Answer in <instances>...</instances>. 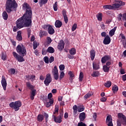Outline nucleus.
<instances>
[{"instance_id":"9b49d317","label":"nucleus","mask_w":126,"mask_h":126,"mask_svg":"<svg viewBox=\"0 0 126 126\" xmlns=\"http://www.w3.org/2000/svg\"><path fill=\"white\" fill-rule=\"evenodd\" d=\"M32 42H33V50H36L38 48V46L40 45V43H39L38 40H35V36L34 35L32 36Z\"/></svg>"},{"instance_id":"58836bf2","label":"nucleus","mask_w":126,"mask_h":126,"mask_svg":"<svg viewBox=\"0 0 126 126\" xmlns=\"http://www.w3.org/2000/svg\"><path fill=\"white\" fill-rule=\"evenodd\" d=\"M53 9L54 11H57L58 10V2L56 1L53 4Z\"/></svg>"},{"instance_id":"79ce46f5","label":"nucleus","mask_w":126,"mask_h":126,"mask_svg":"<svg viewBox=\"0 0 126 126\" xmlns=\"http://www.w3.org/2000/svg\"><path fill=\"white\" fill-rule=\"evenodd\" d=\"M97 20L98 21H102V14L101 13H99L98 15H97Z\"/></svg>"},{"instance_id":"4d7b16f0","label":"nucleus","mask_w":126,"mask_h":126,"mask_svg":"<svg viewBox=\"0 0 126 126\" xmlns=\"http://www.w3.org/2000/svg\"><path fill=\"white\" fill-rule=\"evenodd\" d=\"M47 44H51V43H52V41H53V40H52V39L50 37H48L47 38Z\"/></svg>"},{"instance_id":"7ed1b4c3","label":"nucleus","mask_w":126,"mask_h":126,"mask_svg":"<svg viewBox=\"0 0 126 126\" xmlns=\"http://www.w3.org/2000/svg\"><path fill=\"white\" fill-rule=\"evenodd\" d=\"M52 117L54 120L55 123L61 124L63 122V110L61 109L60 110V115L58 117H57V115H53Z\"/></svg>"},{"instance_id":"37998d69","label":"nucleus","mask_w":126,"mask_h":126,"mask_svg":"<svg viewBox=\"0 0 126 126\" xmlns=\"http://www.w3.org/2000/svg\"><path fill=\"white\" fill-rule=\"evenodd\" d=\"M52 97H53V94H52V93H50L48 95V98H47V100H54V98H52Z\"/></svg>"},{"instance_id":"f03ea898","label":"nucleus","mask_w":126,"mask_h":126,"mask_svg":"<svg viewBox=\"0 0 126 126\" xmlns=\"http://www.w3.org/2000/svg\"><path fill=\"white\" fill-rule=\"evenodd\" d=\"M18 4L15 0H7L6 3V11L8 13H10L12 9H16Z\"/></svg>"},{"instance_id":"338daca9","label":"nucleus","mask_w":126,"mask_h":126,"mask_svg":"<svg viewBox=\"0 0 126 126\" xmlns=\"http://www.w3.org/2000/svg\"><path fill=\"white\" fill-rule=\"evenodd\" d=\"M117 126H122V122L120 119L117 120Z\"/></svg>"},{"instance_id":"0e129e2a","label":"nucleus","mask_w":126,"mask_h":126,"mask_svg":"<svg viewBox=\"0 0 126 126\" xmlns=\"http://www.w3.org/2000/svg\"><path fill=\"white\" fill-rule=\"evenodd\" d=\"M122 17L123 18V14L120 13L118 15V20L121 21L122 20Z\"/></svg>"},{"instance_id":"13d9d810","label":"nucleus","mask_w":126,"mask_h":126,"mask_svg":"<svg viewBox=\"0 0 126 126\" xmlns=\"http://www.w3.org/2000/svg\"><path fill=\"white\" fill-rule=\"evenodd\" d=\"M54 61H55V58H54V57L51 56L49 58V63H53V62H54Z\"/></svg>"},{"instance_id":"20e7f679","label":"nucleus","mask_w":126,"mask_h":126,"mask_svg":"<svg viewBox=\"0 0 126 126\" xmlns=\"http://www.w3.org/2000/svg\"><path fill=\"white\" fill-rule=\"evenodd\" d=\"M16 51L17 53H18L20 55H22L23 57H24V55H26V49L22 44L18 45L17 46Z\"/></svg>"},{"instance_id":"6e6552de","label":"nucleus","mask_w":126,"mask_h":126,"mask_svg":"<svg viewBox=\"0 0 126 126\" xmlns=\"http://www.w3.org/2000/svg\"><path fill=\"white\" fill-rule=\"evenodd\" d=\"M51 82H52V77L51 76L50 73H48L46 75V77L44 81V83L45 86H49Z\"/></svg>"},{"instance_id":"a211bd4d","label":"nucleus","mask_w":126,"mask_h":126,"mask_svg":"<svg viewBox=\"0 0 126 126\" xmlns=\"http://www.w3.org/2000/svg\"><path fill=\"white\" fill-rule=\"evenodd\" d=\"M91 59L92 61H94L96 56V51L94 49H92L90 51Z\"/></svg>"},{"instance_id":"cd10ccee","label":"nucleus","mask_w":126,"mask_h":126,"mask_svg":"<svg viewBox=\"0 0 126 126\" xmlns=\"http://www.w3.org/2000/svg\"><path fill=\"white\" fill-rule=\"evenodd\" d=\"M52 73L53 75L56 74V73H59V70L57 65L54 66V68L52 69Z\"/></svg>"},{"instance_id":"2eb2a0df","label":"nucleus","mask_w":126,"mask_h":126,"mask_svg":"<svg viewBox=\"0 0 126 126\" xmlns=\"http://www.w3.org/2000/svg\"><path fill=\"white\" fill-rule=\"evenodd\" d=\"M62 14H63L65 23H67V22H68V18H67V15H66V10H65V9H63L62 11Z\"/></svg>"},{"instance_id":"c03bdc74","label":"nucleus","mask_w":126,"mask_h":126,"mask_svg":"<svg viewBox=\"0 0 126 126\" xmlns=\"http://www.w3.org/2000/svg\"><path fill=\"white\" fill-rule=\"evenodd\" d=\"M59 114V107L56 106L55 108V112L53 113V115H58Z\"/></svg>"},{"instance_id":"f257e3e1","label":"nucleus","mask_w":126,"mask_h":126,"mask_svg":"<svg viewBox=\"0 0 126 126\" xmlns=\"http://www.w3.org/2000/svg\"><path fill=\"white\" fill-rule=\"evenodd\" d=\"M23 9L26 10L23 16L16 21L17 26L18 28L23 27H30L32 23V8L27 2L23 4Z\"/></svg>"},{"instance_id":"a878e982","label":"nucleus","mask_w":126,"mask_h":126,"mask_svg":"<svg viewBox=\"0 0 126 126\" xmlns=\"http://www.w3.org/2000/svg\"><path fill=\"white\" fill-rule=\"evenodd\" d=\"M69 53L71 56H74L76 54V49L74 48H72L69 50Z\"/></svg>"},{"instance_id":"a18cd8bd","label":"nucleus","mask_w":126,"mask_h":126,"mask_svg":"<svg viewBox=\"0 0 126 126\" xmlns=\"http://www.w3.org/2000/svg\"><path fill=\"white\" fill-rule=\"evenodd\" d=\"M1 59L3 60V61H6V54L5 53H2Z\"/></svg>"},{"instance_id":"9d476101","label":"nucleus","mask_w":126,"mask_h":126,"mask_svg":"<svg viewBox=\"0 0 126 126\" xmlns=\"http://www.w3.org/2000/svg\"><path fill=\"white\" fill-rule=\"evenodd\" d=\"M43 28L44 30H47L48 32H55V29H54L53 26L50 24H44Z\"/></svg>"},{"instance_id":"ea45409f","label":"nucleus","mask_w":126,"mask_h":126,"mask_svg":"<svg viewBox=\"0 0 126 126\" xmlns=\"http://www.w3.org/2000/svg\"><path fill=\"white\" fill-rule=\"evenodd\" d=\"M99 73L98 71H94L92 75L93 77H97L99 76Z\"/></svg>"},{"instance_id":"49530a36","label":"nucleus","mask_w":126,"mask_h":126,"mask_svg":"<svg viewBox=\"0 0 126 126\" xmlns=\"http://www.w3.org/2000/svg\"><path fill=\"white\" fill-rule=\"evenodd\" d=\"M43 60L45 63H49V57L46 56L44 57Z\"/></svg>"},{"instance_id":"4be33fe9","label":"nucleus","mask_w":126,"mask_h":126,"mask_svg":"<svg viewBox=\"0 0 126 126\" xmlns=\"http://www.w3.org/2000/svg\"><path fill=\"white\" fill-rule=\"evenodd\" d=\"M53 104H54V99L49 100L48 102L45 103V107H46V108H49V107H51V106H53Z\"/></svg>"},{"instance_id":"052dcab7","label":"nucleus","mask_w":126,"mask_h":126,"mask_svg":"<svg viewBox=\"0 0 126 126\" xmlns=\"http://www.w3.org/2000/svg\"><path fill=\"white\" fill-rule=\"evenodd\" d=\"M27 86L28 87V88H29V89H32V85H31V84H30V83L28 82L27 83Z\"/></svg>"},{"instance_id":"8fccbe9b","label":"nucleus","mask_w":126,"mask_h":126,"mask_svg":"<svg viewBox=\"0 0 126 126\" xmlns=\"http://www.w3.org/2000/svg\"><path fill=\"white\" fill-rule=\"evenodd\" d=\"M42 55L43 56H45V55H47V53H48V51L45 49V48H43L42 50Z\"/></svg>"},{"instance_id":"473e14b6","label":"nucleus","mask_w":126,"mask_h":126,"mask_svg":"<svg viewBox=\"0 0 126 126\" xmlns=\"http://www.w3.org/2000/svg\"><path fill=\"white\" fill-rule=\"evenodd\" d=\"M119 90V87H118V86L114 85L112 87V91H113V93H117Z\"/></svg>"},{"instance_id":"bf43d9fd","label":"nucleus","mask_w":126,"mask_h":126,"mask_svg":"<svg viewBox=\"0 0 126 126\" xmlns=\"http://www.w3.org/2000/svg\"><path fill=\"white\" fill-rule=\"evenodd\" d=\"M100 27L102 29H103L104 31H107V29H106V28L105 27V24H101L100 25Z\"/></svg>"},{"instance_id":"f8f14e48","label":"nucleus","mask_w":126,"mask_h":126,"mask_svg":"<svg viewBox=\"0 0 126 126\" xmlns=\"http://www.w3.org/2000/svg\"><path fill=\"white\" fill-rule=\"evenodd\" d=\"M106 124L108 126H113V119H112V117L110 116H107Z\"/></svg>"},{"instance_id":"864d4df0","label":"nucleus","mask_w":126,"mask_h":126,"mask_svg":"<svg viewBox=\"0 0 126 126\" xmlns=\"http://www.w3.org/2000/svg\"><path fill=\"white\" fill-rule=\"evenodd\" d=\"M65 67V66H64V64H61L59 66V68L60 69V70H63L64 69V68Z\"/></svg>"},{"instance_id":"0eeeda50","label":"nucleus","mask_w":126,"mask_h":126,"mask_svg":"<svg viewBox=\"0 0 126 126\" xmlns=\"http://www.w3.org/2000/svg\"><path fill=\"white\" fill-rule=\"evenodd\" d=\"M126 4V2L123 1H119L118 3H115L112 5V9H116L117 8H120L121 6H124Z\"/></svg>"},{"instance_id":"e2e57ef3","label":"nucleus","mask_w":126,"mask_h":126,"mask_svg":"<svg viewBox=\"0 0 126 126\" xmlns=\"http://www.w3.org/2000/svg\"><path fill=\"white\" fill-rule=\"evenodd\" d=\"M78 126H86V124L83 122H80L78 123Z\"/></svg>"},{"instance_id":"f704fd0d","label":"nucleus","mask_w":126,"mask_h":126,"mask_svg":"<svg viewBox=\"0 0 126 126\" xmlns=\"http://www.w3.org/2000/svg\"><path fill=\"white\" fill-rule=\"evenodd\" d=\"M47 2H48V0H40V1L39 2V5L42 7L43 4H46Z\"/></svg>"},{"instance_id":"4c0bfd02","label":"nucleus","mask_w":126,"mask_h":126,"mask_svg":"<svg viewBox=\"0 0 126 126\" xmlns=\"http://www.w3.org/2000/svg\"><path fill=\"white\" fill-rule=\"evenodd\" d=\"M83 73L82 72H80L79 77V80L80 82H82V80H83Z\"/></svg>"},{"instance_id":"09e8293b","label":"nucleus","mask_w":126,"mask_h":126,"mask_svg":"<svg viewBox=\"0 0 126 126\" xmlns=\"http://www.w3.org/2000/svg\"><path fill=\"white\" fill-rule=\"evenodd\" d=\"M53 75L54 77V79H55V80H58V79H59V73L54 74Z\"/></svg>"},{"instance_id":"5701e85b","label":"nucleus","mask_w":126,"mask_h":126,"mask_svg":"<svg viewBox=\"0 0 126 126\" xmlns=\"http://www.w3.org/2000/svg\"><path fill=\"white\" fill-rule=\"evenodd\" d=\"M37 120L39 123H42L44 121V115L42 114H38L37 117Z\"/></svg>"},{"instance_id":"72a5a7b5","label":"nucleus","mask_w":126,"mask_h":126,"mask_svg":"<svg viewBox=\"0 0 126 126\" xmlns=\"http://www.w3.org/2000/svg\"><path fill=\"white\" fill-rule=\"evenodd\" d=\"M84 110H85V107H84V106H83V105L80 106L78 107V112L79 113H80L81 112H83V111H84Z\"/></svg>"},{"instance_id":"c85d7f7f","label":"nucleus","mask_w":126,"mask_h":126,"mask_svg":"<svg viewBox=\"0 0 126 126\" xmlns=\"http://www.w3.org/2000/svg\"><path fill=\"white\" fill-rule=\"evenodd\" d=\"M103 70L104 72H109L110 71V67H108L106 65L103 66Z\"/></svg>"},{"instance_id":"2f4dec72","label":"nucleus","mask_w":126,"mask_h":126,"mask_svg":"<svg viewBox=\"0 0 126 126\" xmlns=\"http://www.w3.org/2000/svg\"><path fill=\"white\" fill-rule=\"evenodd\" d=\"M32 96L37 95V91L35 89V86H32Z\"/></svg>"},{"instance_id":"de8ad7c7","label":"nucleus","mask_w":126,"mask_h":126,"mask_svg":"<svg viewBox=\"0 0 126 126\" xmlns=\"http://www.w3.org/2000/svg\"><path fill=\"white\" fill-rule=\"evenodd\" d=\"M9 73H10V74H14V73H15V69L14 68L10 69L9 70Z\"/></svg>"},{"instance_id":"6ab92c4d","label":"nucleus","mask_w":126,"mask_h":126,"mask_svg":"<svg viewBox=\"0 0 126 126\" xmlns=\"http://www.w3.org/2000/svg\"><path fill=\"white\" fill-rule=\"evenodd\" d=\"M86 117L85 116V112H82L80 114L79 119L80 122H83L85 120Z\"/></svg>"},{"instance_id":"b1692460","label":"nucleus","mask_w":126,"mask_h":126,"mask_svg":"<svg viewBox=\"0 0 126 126\" xmlns=\"http://www.w3.org/2000/svg\"><path fill=\"white\" fill-rule=\"evenodd\" d=\"M72 109L73 110V115L74 116H76L77 115V110H78V107H77V105H74Z\"/></svg>"},{"instance_id":"69168bd1","label":"nucleus","mask_w":126,"mask_h":126,"mask_svg":"<svg viewBox=\"0 0 126 126\" xmlns=\"http://www.w3.org/2000/svg\"><path fill=\"white\" fill-rule=\"evenodd\" d=\"M120 36L123 40H126V36H125V34H123V33H120Z\"/></svg>"},{"instance_id":"39448f33","label":"nucleus","mask_w":126,"mask_h":126,"mask_svg":"<svg viewBox=\"0 0 126 126\" xmlns=\"http://www.w3.org/2000/svg\"><path fill=\"white\" fill-rule=\"evenodd\" d=\"M21 101H17L14 102H12L9 104V106L12 109H14L15 111H18L19 110V108L22 106Z\"/></svg>"},{"instance_id":"393cba45","label":"nucleus","mask_w":126,"mask_h":126,"mask_svg":"<svg viewBox=\"0 0 126 126\" xmlns=\"http://www.w3.org/2000/svg\"><path fill=\"white\" fill-rule=\"evenodd\" d=\"M2 16L4 20H7L8 18V14H7V13L5 11L3 12L2 14Z\"/></svg>"},{"instance_id":"c9c22d12","label":"nucleus","mask_w":126,"mask_h":126,"mask_svg":"<svg viewBox=\"0 0 126 126\" xmlns=\"http://www.w3.org/2000/svg\"><path fill=\"white\" fill-rule=\"evenodd\" d=\"M68 74L69 75H70V81H71V82H72V80H73V77H74V74H73V73H72V72H71V71H70L68 72Z\"/></svg>"},{"instance_id":"c756f323","label":"nucleus","mask_w":126,"mask_h":126,"mask_svg":"<svg viewBox=\"0 0 126 126\" xmlns=\"http://www.w3.org/2000/svg\"><path fill=\"white\" fill-rule=\"evenodd\" d=\"M104 86L107 88H109L110 86H112V82L110 81H107L104 84Z\"/></svg>"},{"instance_id":"423d86ee","label":"nucleus","mask_w":126,"mask_h":126,"mask_svg":"<svg viewBox=\"0 0 126 126\" xmlns=\"http://www.w3.org/2000/svg\"><path fill=\"white\" fill-rule=\"evenodd\" d=\"M118 119L120 120V122H121L122 125H123L124 126H126V117L125 115H124L122 113H119L118 114Z\"/></svg>"},{"instance_id":"7c9ffc66","label":"nucleus","mask_w":126,"mask_h":126,"mask_svg":"<svg viewBox=\"0 0 126 126\" xmlns=\"http://www.w3.org/2000/svg\"><path fill=\"white\" fill-rule=\"evenodd\" d=\"M16 39L18 40V41H22V35H21V32H18Z\"/></svg>"},{"instance_id":"3c124183","label":"nucleus","mask_w":126,"mask_h":126,"mask_svg":"<svg viewBox=\"0 0 126 126\" xmlns=\"http://www.w3.org/2000/svg\"><path fill=\"white\" fill-rule=\"evenodd\" d=\"M44 116L45 117L46 123H48V121H49V115L48 114L45 113Z\"/></svg>"},{"instance_id":"5fc2aeb1","label":"nucleus","mask_w":126,"mask_h":126,"mask_svg":"<svg viewBox=\"0 0 126 126\" xmlns=\"http://www.w3.org/2000/svg\"><path fill=\"white\" fill-rule=\"evenodd\" d=\"M77 27V25L76 24H74L72 27V31H75L76 28Z\"/></svg>"},{"instance_id":"dca6fc26","label":"nucleus","mask_w":126,"mask_h":126,"mask_svg":"<svg viewBox=\"0 0 126 126\" xmlns=\"http://www.w3.org/2000/svg\"><path fill=\"white\" fill-rule=\"evenodd\" d=\"M111 60V56L109 55H105L101 58L102 63H105L107 61Z\"/></svg>"},{"instance_id":"bb28decb","label":"nucleus","mask_w":126,"mask_h":126,"mask_svg":"<svg viewBox=\"0 0 126 126\" xmlns=\"http://www.w3.org/2000/svg\"><path fill=\"white\" fill-rule=\"evenodd\" d=\"M47 53H49L50 54H54V53H55V49L50 46L47 49Z\"/></svg>"},{"instance_id":"774afa93","label":"nucleus","mask_w":126,"mask_h":126,"mask_svg":"<svg viewBox=\"0 0 126 126\" xmlns=\"http://www.w3.org/2000/svg\"><path fill=\"white\" fill-rule=\"evenodd\" d=\"M122 80L125 82L126 81V74L122 76Z\"/></svg>"},{"instance_id":"680f3d73","label":"nucleus","mask_w":126,"mask_h":126,"mask_svg":"<svg viewBox=\"0 0 126 126\" xmlns=\"http://www.w3.org/2000/svg\"><path fill=\"white\" fill-rule=\"evenodd\" d=\"M93 118L94 119V122H96V121H97V113H94Z\"/></svg>"},{"instance_id":"4468645a","label":"nucleus","mask_w":126,"mask_h":126,"mask_svg":"<svg viewBox=\"0 0 126 126\" xmlns=\"http://www.w3.org/2000/svg\"><path fill=\"white\" fill-rule=\"evenodd\" d=\"M103 43L104 45H109L111 43V38L109 36V35L104 37V39L103 41Z\"/></svg>"},{"instance_id":"aec40b11","label":"nucleus","mask_w":126,"mask_h":126,"mask_svg":"<svg viewBox=\"0 0 126 126\" xmlns=\"http://www.w3.org/2000/svg\"><path fill=\"white\" fill-rule=\"evenodd\" d=\"M93 68L94 70H98L100 68L99 64L96 62L93 63Z\"/></svg>"},{"instance_id":"e433bc0d","label":"nucleus","mask_w":126,"mask_h":126,"mask_svg":"<svg viewBox=\"0 0 126 126\" xmlns=\"http://www.w3.org/2000/svg\"><path fill=\"white\" fill-rule=\"evenodd\" d=\"M104 9H112L113 6L111 5H103Z\"/></svg>"},{"instance_id":"ddd939ff","label":"nucleus","mask_w":126,"mask_h":126,"mask_svg":"<svg viewBox=\"0 0 126 126\" xmlns=\"http://www.w3.org/2000/svg\"><path fill=\"white\" fill-rule=\"evenodd\" d=\"M64 48V42L63 39H61L59 42L58 49L59 51H63Z\"/></svg>"},{"instance_id":"6e6d98bb","label":"nucleus","mask_w":126,"mask_h":126,"mask_svg":"<svg viewBox=\"0 0 126 126\" xmlns=\"http://www.w3.org/2000/svg\"><path fill=\"white\" fill-rule=\"evenodd\" d=\"M122 20L123 21H126V13L122 14Z\"/></svg>"},{"instance_id":"1a4fd4ad","label":"nucleus","mask_w":126,"mask_h":126,"mask_svg":"<svg viewBox=\"0 0 126 126\" xmlns=\"http://www.w3.org/2000/svg\"><path fill=\"white\" fill-rule=\"evenodd\" d=\"M13 57L17 60V61H18L20 63H22V62H24L25 60H24V58L23 57L17 54L15 52H13L12 53Z\"/></svg>"},{"instance_id":"603ef678","label":"nucleus","mask_w":126,"mask_h":126,"mask_svg":"<svg viewBox=\"0 0 126 126\" xmlns=\"http://www.w3.org/2000/svg\"><path fill=\"white\" fill-rule=\"evenodd\" d=\"M91 96V94H87L84 96V99H85V100H86V99H88V98H90Z\"/></svg>"},{"instance_id":"a19ab883","label":"nucleus","mask_w":126,"mask_h":126,"mask_svg":"<svg viewBox=\"0 0 126 126\" xmlns=\"http://www.w3.org/2000/svg\"><path fill=\"white\" fill-rule=\"evenodd\" d=\"M63 77H64V72L63 71H62L59 76L60 80H62Z\"/></svg>"},{"instance_id":"412c9836","label":"nucleus","mask_w":126,"mask_h":126,"mask_svg":"<svg viewBox=\"0 0 126 126\" xmlns=\"http://www.w3.org/2000/svg\"><path fill=\"white\" fill-rule=\"evenodd\" d=\"M55 25L56 28H61V27H62V25H63V23H62L61 21L57 20L55 22Z\"/></svg>"},{"instance_id":"f3484780","label":"nucleus","mask_w":126,"mask_h":126,"mask_svg":"<svg viewBox=\"0 0 126 126\" xmlns=\"http://www.w3.org/2000/svg\"><path fill=\"white\" fill-rule=\"evenodd\" d=\"M1 84L3 88V90L4 91L6 90V86L7 85V84L6 83V80H5V78H4V76L2 77Z\"/></svg>"}]
</instances>
